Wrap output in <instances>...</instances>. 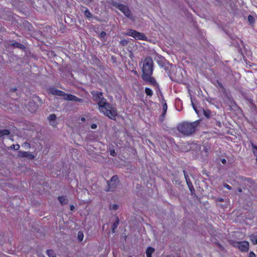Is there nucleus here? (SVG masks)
<instances>
[{
	"label": "nucleus",
	"mask_w": 257,
	"mask_h": 257,
	"mask_svg": "<svg viewBox=\"0 0 257 257\" xmlns=\"http://www.w3.org/2000/svg\"><path fill=\"white\" fill-rule=\"evenodd\" d=\"M18 156L22 158H27L28 159L32 160L34 159L35 157L33 155L31 154L30 152L19 151L18 153Z\"/></svg>",
	"instance_id": "nucleus-13"
},
{
	"label": "nucleus",
	"mask_w": 257,
	"mask_h": 257,
	"mask_svg": "<svg viewBox=\"0 0 257 257\" xmlns=\"http://www.w3.org/2000/svg\"><path fill=\"white\" fill-rule=\"evenodd\" d=\"M119 208V205L118 204H113L112 205L110 206V210H117Z\"/></svg>",
	"instance_id": "nucleus-32"
},
{
	"label": "nucleus",
	"mask_w": 257,
	"mask_h": 257,
	"mask_svg": "<svg viewBox=\"0 0 257 257\" xmlns=\"http://www.w3.org/2000/svg\"><path fill=\"white\" fill-rule=\"evenodd\" d=\"M118 177L117 175H113L110 179V180L107 181V188L106 189L107 192L113 191L118 184L119 183Z\"/></svg>",
	"instance_id": "nucleus-6"
},
{
	"label": "nucleus",
	"mask_w": 257,
	"mask_h": 257,
	"mask_svg": "<svg viewBox=\"0 0 257 257\" xmlns=\"http://www.w3.org/2000/svg\"><path fill=\"white\" fill-rule=\"evenodd\" d=\"M174 181L176 184L180 185L181 183V181L179 180L178 178L174 179Z\"/></svg>",
	"instance_id": "nucleus-40"
},
{
	"label": "nucleus",
	"mask_w": 257,
	"mask_h": 257,
	"mask_svg": "<svg viewBox=\"0 0 257 257\" xmlns=\"http://www.w3.org/2000/svg\"><path fill=\"white\" fill-rule=\"evenodd\" d=\"M182 71L180 67L172 65L169 74L170 78L172 81L176 82L181 81L183 78Z\"/></svg>",
	"instance_id": "nucleus-4"
},
{
	"label": "nucleus",
	"mask_w": 257,
	"mask_h": 257,
	"mask_svg": "<svg viewBox=\"0 0 257 257\" xmlns=\"http://www.w3.org/2000/svg\"><path fill=\"white\" fill-rule=\"evenodd\" d=\"M188 187L191 192V195L193 196V197H196L198 198V196L195 194V189L194 188V187L192 183H190L189 184L187 185Z\"/></svg>",
	"instance_id": "nucleus-18"
},
{
	"label": "nucleus",
	"mask_w": 257,
	"mask_h": 257,
	"mask_svg": "<svg viewBox=\"0 0 257 257\" xmlns=\"http://www.w3.org/2000/svg\"><path fill=\"white\" fill-rule=\"evenodd\" d=\"M10 148L11 149H13L14 150H16V151H17L19 149H20V145H18V144H17V145H12L11 147H10Z\"/></svg>",
	"instance_id": "nucleus-30"
},
{
	"label": "nucleus",
	"mask_w": 257,
	"mask_h": 257,
	"mask_svg": "<svg viewBox=\"0 0 257 257\" xmlns=\"http://www.w3.org/2000/svg\"><path fill=\"white\" fill-rule=\"evenodd\" d=\"M39 105L33 99H30L28 104V108L31 112H35L38 108Z\"/></svg>",
	"instance_id": "nucleus-12"
},
{
	"label": "nucleus",
	"mask_w": 257,
	"mask_h": 257,
	"mask_svg": "<svg viewBox=\"0 0 257 257\" xmlns=\"http://www.w3.org/2000/svg\"><path fill=\"white\" fill-rule=\"evenodd\" d=\"M16 90H17V88H14V89H13V91H16Z\"/></svg>",
	"instance_id": "nucleus-62"
},
{
	"label": "nucleus",
	"mask_w": 257,
	"mask_h": 257,
	"mask_svg": "<svg viewBox=\"0 0 257 257\" xmlns=\"http://www.w3.org/2000/svg\"><path fill=\"white\" fill-rule=\"evenodd\" d=\"M133 54L131 55L130 57L131 58L133 57Z\"/></svg>",
	"instance_id": "nucleus-63"
},
{
	"label": "nucleus",
	"mask_w": 257,
	"mask_h": 257,
	"mask_svg": "<svg viewBox=\"0 0 257 257\" xmlns=\"http://www.w3.org/2000/svg\"><path fill=\"white\" fill-rule=\"evenodd\" d=\"M23 145L25 146H27L29 147V148H30V144L27 142L24 143Z\"/></svg>",
	"instance_id": "nucleus-52"
},
{
	"label": "nucleus",
	"mask_w": 257,
	"mask_h": 257,
	"mask_svg": "<svg viewBox=\"0 0 257 257\" xmlns=\"http://www.w3.org/2000/svg\"><path fill=\"white\" fill-rule=\"evenodd\" d=\"M199 122V121L198 120L191 123L185 122L178 124L177 130L184 135L190 136L195 132L196 127Z\"/></svg>",
	"instance_id": "nucleus-2"
},
{
	"label": "nucleus",
	"mask_w": 257,
	"mask_h": 257,
	"mask_svg": "<svg viewBox=\"0 0 257 257\" xmlns=\"http://www.w3.org/2000/svg\"><path fill=\"white\" fill-rule=\"evenodd\" d=\"M223 186H224L225 188H226L228 189V190H231V187L230 186H229V185L228 184H226V183L224 184Z\"/></svg>",
	"instance_id": "nucleus-41"
},
{
	"label": "nucleus",
	"mask_w": 257,
	"mask_h": 257,
	"mask_svg": "<svg viewBox=\"0 0 257 257\" xmlns=\"http://www.w3.org/2000/svg\"><path fill=\"white\" fill-rule=\"evenodd\" d=\"M11 12L6 9H0V17L4 20H10L11 17Z\"/></svg>",
	"instance_id": "nucleus-11"
},
{
	"label": "nucleus",
	"mask_w": 257,
	"mask_h": 257,
	"mask_svg": "<svg viewBox=\"0 0 257 257\" xmlns=\"http://www.w3.org/2000/svg\"><path fill=\"white\" fill-rule=\"evenodd\" d=\"M155 248L149 246L147 248L146 250V255L147 257H152V254L155 252Z\"/></svg>",
	"instance_id": "nucleus-17"
},
{
	"label": "nucleus",
	"mask_w": 257,
	"mask_h": 257,
	"mask_svg": "<svg viewBox=\"0 0 257 257\" xmlns=\"http://www.w3.org/2000/svg\"><path fill=\"white\" fill-rule=\"evenodd\" d=\"M106 35V34L105 32L104 31H102L100 33V34H99V37L100 38H102V39H104L105 36Z\"/></svg>",
	"instance_id": "nucleus-36"
},
{
	"label": "nucleus",
	"mask_w": 257,
	"mask_h": 257,
	"mask_svg": "<svg viewBox=\"0 0 257 257\" xmlns=\"http://www.w3.org/2000/svg\"><path fill=\"white\" fill-rule=\"evenodd\" d=\"M247 100H248V101L249 102V103L250 104H251L252 103H253V100L251 98H248V99H247Z\"/></svg>",
	"instance_id": "nucleus-48"
},
{
	"label": "nucleus",
	"mask_w": 257,
	"mask_h": 257,
	"mask_svg": "<svg viewBox=\"0 0 257 257\" xmlns=\"http://www.w3.org/2000/svg\"><path fill=\"white\" fill-rule=\"evenodd\" d=\"M56 119V115L55 114H51L48 117V119L49 121H55Z\"/></svg>",
	"instance_id": "nucleus-25"
},
{
	"label": "nucleus",
	"mask_w": 257,
	"mask_h": 257,
	"mask_svg": "<svg viewBox=\"0 0 257 257\" xmlns=\"http://www.w3.org/2000/svg\"><path fill=\"white\" fill-rule=\"evenodd\" d=\"M119 218L117 217L115 221L113 223L112 225V232L113 233L115 232V229L117 228L118 224H119Z\"/></svg>",
	"instance_id": "nucleus-20"
},
{
	"label": "nucleus",
	"mask_w": 257,
	"mask_h": 257,
	"mask_svg": "<svg viewBox=\"0 0 257 257\" xmlns=\"http://www.w3.org/2000/svg\"><path fill=\"white\" fill-rule=\"evenodd\" d=\"M97 126V124H95V123H93V124H91V128L92 129H95V128H96Z\"/></svg>",
	"instance_id": "nucleus-43"
},
{
	"label": "nucleus",
	"mask_w": 257,
	"mask_h": 257,
	"mask_svg": "<svg viewBox=\"0 0 257 257\" xmlns=\"http://www.w3.org/2000/svg\"><path fill=\"white\" fill-rule=\"evenodd\" d=\"M216 244H217V245L218 247L220 249H221V250H223L224 249V247H223L221 244H220V243H216Z\"/></svg>",
	"instance_id": "nucleus-39"
},
{
	"label": "nucleus",
	"mask_w": 257,
	"mask_h": 257,
	"mask_svg": "<svg viewBox=\"0 0 257 257\" xmlns=\"http://www.w3.org/2000/svg\"><path fill=\"white\" fill-rule=\"evenodd\" d=\"M215 122L216 125L219 127H221L222 126L221 123L220 121L217 120L216 119H215Z\"/></svg>",
	"instance_id": "nucleus-37"
},
{
	"label": "nucleus",
	"mask_w": 257,
	"mask_h": 257,
	"mask_svg": "<svg viewBox=\"0 0 257 257\" xmlns=\"http://www.w3.org/2000/svg\"><path fill=\"white\" fill-rule=\"evenodd\" d=\"M183 173H184V175H185V174H187V173H186V172L185 171V170H183Z\"/></svg>",
	"instance_id": "nucleus-60"
},
{
	"label": "nucleus",
	"mask_w": 257,
	"mask_h": 257,
	"mask_svg": "<svg viewBox=\"0 0 257 257\" xmlns=\"http://www.w3.org/2000/svg\"><path fill=\"white\" fill-rule=\"evenodd\" d=\"M125 35L132 36L136 39L140 40H147V37L144 33L139 32L133 29H129Z\"/></svg>",
	"instance_id": "nucleus-8"
},
{
	"label": "nucleus",
	"mask_w": 257,
	"mask_h": 257,
	"mask_svg": "<svg viewBox=\"0 0 257 257\" xmlns=\"http://www.w3.org/2000/svg\"><path fill=\"white\" fill-rule=\"evenodd\" d=\"M159 64L160 66H161L162 67H163L164 68V69L166 71L167 70L168 68L166 67V66H165V63L164 62H159Z\"/></svg>",
	"instance_id": "nucleus-35"
},
{
	"label": "nucleus",
	"mask_w": 257,
	"mask_h": 257,
	"mask_svg": "<svg viewBox=\"0 0 257 257\" xmlns=\"http://www.w3.org/2000/svg\"><path fill=\"white\" fill-rule=\"evenodd\" d=\"M216 201L223 202L224 199L223 198H218L216 200Z\"/></svg>",
	"instance_id": "nucleus-50"
},
{
	"label": "nucleus",
	"mask_w": 257,
	"mask_h": 257,
	"mask_svg": "<svg viewBox=\"0 0 257 257\" xmlns=\"http://www.w3.org/2000/svg\"><path fill=\"white\" fill-rule=\"evenodd\" d=\"M251 107H252L254 110H256L257 109V107H256V106L255 105V104L254 103H252V104H251Z\"/></svg>",
	"instance_id": "nucleus-46"
},
{
	"label": "nucleus",
	"mask_w": 257,
	"mask_h": 257,
	"mask_svg": "<svg viewBox=\"0 0 257 257\" xmlns=\"http://www.w3.org/2000/svg\"><path fill=\"white\" fill-rule=\"evenodd\" d=\"M110 155L112 156H115L116 155V153L115 152L114 150H112L110 151Z\"/></svg>",
	"instance_id": "nucleus-38"
},
{
	"label": "nucleus",
	"mask_w": 257,
	"mask_h": 257,
	"mask_svg": "<svg viewBox=\"0 0 257 257\" xmlns=\"http://www.w3.org/2000/svg\"><path fill=\"white\" fill-rule=\"evenodd\" d=\"M253 147V153L254 155L256 157V160L257 161V146L252 145Z\"/></svg>",
	"instance_id": "nucleus-33"
},
{
	"label": "nucleus",
	"mask_w": 257,
	"mask_h": 257,
	"mask_svg": "<svg viewBox=\"0 0 257 257\" xmlns=\"http://www.w3.org/2000/svg\"><path fill=\"white\" fill-rule=\"evenodd\" d=\"M186 181L187 185L189 184L190 183H192V182H191V181L189 179V177L187 178V179H186Z\"/></svg>",
	"instance_id": "nucleus-47"
},
{
	"label": "nucleus",
	"mask_w": 257,
	"mask_h": 257,
	"mask_svg": "<svg viewBox=\"0 0 257 257\" xmlns=\"http://www.w3.org/2000/svg\"><path fill=\"white\" fill-rule=\"evenodd\" d=\"M91 93L94 101H96L98 99H101L98 103L99 110L109 118L115 120L117 114L116 109L112 104L105 101V99L102 97V93L93 91Z\"/></svg>",
	"instance_id": "nucleus-1"
},
{
	"label": "nucleus",
	"mask_w": 257,
	"mask_h": 257,
	"mask_svg": "<svg viewBox=\"0 0 257 257\" xmlns=\"http://www.w3.org/2000/svg\"><path fill=\"white\" fill-rule=\"evenodd\" d=\"M145 92L148 96H152L153 95L152 90L148 87L145 88Z\"/></svg>",
	"instance_id": "nucleus-26"
},
{
	"label": "nucleus",
	"mask_w": 257,
	"mask_h": 257,
	"mask_svg": "<svg viewBox=\"0 0 257 257\" xmlns=\"http://www.w3.org/2000/svg\"><path fill=\"white\" fill-rule=\"evenodd\" d=\"M202 111H203L204 115L207 118H210L211 112L209 110H208V109L205 110L202 108Z\"/></svg>",
	"instance_id": "nucleus-23"
},
{
	"label": "nucleus",
	"mask_w": 257,
	"mask_h": 257,
	"mask_svg": "<svg viewBox=\"0 0 257 257\" xmlns=\"http://www.w3.org/2000/svg\"><path fill=\"white\" fill-rule=\"evenodd\" d=\"M10 46L12 47L17 48L24 51H25L26 49V47L24 45L20 44L17 42H14V43H12Z\"/></svg>",
	"instance_id": "nucleus-14"
},
{
	"label": "nucleus",
	"mask_w": 257,
	"mask_h": 257,
	"mask_svg": "<svg viewBox=\"0 0 257 257\" xmlns=\"http://www.w3.org/2000/svg\"><path fill=\"white\" fill-rule=\"evenodd\" d=\"M229 1H230V0H222V3L220 4H223L224 2L226 3H229Z\"/></svg>",
	"instance_id": "nucleus-51"
},
{
	"label": "nucleus",
	"mask_w": 257,
	"mask_h": 257,
	"mask_svg": "<svg viewBox=\"0 0 257 257\" xmlns=\"http://www.w3.org/2000/svg\"><path fill=\"white\" fill-rule=\"evenodd\" d=\"M232 245L238 247L242 251H247L249 249V243L247 241H233Z\"/></svg>",
	"instance_id": "nucleus-9"
},
{
	"label": "nucleus",
	"mask_w": 257,
	"mask_h": 257,
	"mask_svg": "<svg viewBox=\"0 0 257 257\" xmlns=\"http://www.w3.org/2000/svg\"><path fill=\"white\" fill-rule=\"evenodd\" d=\"M49 92L50 93L54 95L63 96L64 99L66 100L76 101L80 103H82L84 101V99L82 98H79L75 95L70 93H66L65 92L58 90L55 88H50Z\"/></svg>",
	"instance_id": "nucleus-3"
},
{
	"label": "nucleus",
	"mask_w": 257,
	"mask_h": 257,
	"mask_svg": "<svg viewBox=\"0 0 257 257\" xmlns=\"http://www.w3.org/2000/svg\"><path fill=\"white\" fill-rule=\"evenodd\" d=\"M153 61L151 57H147L145 59L143 64L142 76L153 74Z\"/></svg>",
	"instance_id": "nucleus-5"
},
{
	"label": "nucleus",
	"mask_w": 257,
	"mask_h": 257,
	"mask_svg": "<svg viewBox=\"0 0 257 257\" xmlns=\"http://www.w3.org/2000/svg\"><path fill=\"white\" fill-rule=\"evenodd\" d=\"M249 257H255V254L252 251H250L249 253Z\"/></svg>",
	"instance_id": "nucleus-42"
},
{
	"label": "nucleus",
	"mask_w": 257,
	"mask_h": 257,
	"mask_svg": "<svg viewBox=\"0 0 257 257\" xmlns=\"http://www.w3.org/2000/svg\"><path fill=\"white\" fill-rule=\"evenodd\" d=\"M152 74H148L144 76H142V78L143 80L147 82H149L152 85L154 86H157V87L159 88V85L156 82V80L154 78L151 77Z\"/></svg>",
	"instance_id": "nucleus-10"
},
{
	"label": "nucleus",
	"mask_w": 257,
	"mask_h": 257,
	"mask_svg": "<svg viewBox=\"0 0 257 257\" xmlns=\"http://www.w3.org/2000/svg\"><path fill=\"white\" fill-rule=\"evenodd\" d=\"M203 151L205 152V153H207L208 151V149L207 148V147H203Z\"/></svg>",
	"instance_id": "nucleus-49"
},
{
	"label": "nucleus",
	"mask_w": 257,
	"mask_h": 257,
	"mask_svg": "<svg viewBox=\"0 0 257 257\" xmlns=\"http://www.w3.org/2000/svg\"><path fill=\"white\" fill-rule=\"evenodd\" d=\"M84 15L87 18H91L92 17V14L89 12V11L86 9L84 11Z\"/></svg>",
	"instance_id": "nucleus-24"
},
{
	"label": "nucleus",
	"mask_w": 257,
	"mask_h": 257,
	"mask_svg": "<svg viewBox=\"0 0 257 257\" xmlns=\"http://www.w3.org/2000/svg\"><path fill=\"white\" fill-rule=\"evenodd\" d=\"M128 42L129 41L128 40L123 39L119 42V44L122 46H125L128 44Z\"/></svg>",
	"instance_id": "nucleus-27"
},
{
	"label": "nucleus",
	"mask_w": 257,
	"mask_h": 257,
	"mask_svg": "<svg viewBox=\"0 0 257 257\" xmlns=\"http://www.w3.org/2000/svg\"><path fill=\"white\" fill-rule=\"evenodd\" d=\"M46 253L49 257H56V253L52 249H47L46 251Z\"/></svg>",
	"instance_id": "nucleus-19"
},
{
	"label": "nucleus",
	"mask_w": 257,
	"mask_h": 257,
	"mask_svg": "<svg viewBox=\"0 0 257 257\" xmlns=\"http://www.w3.org/2000/svg\"><path fill=\"white\" fill-rule=\"evenodd\" d=\"M247 19H248V21L250 24H252L253 23H254V19L253 17H252V16L249 15L248 16Z\"/></svg>",
	"instance_id": "nucleus-29"
},
{
	"label": "nucleus",
	"mask_w": 257,
	"mask_h": 257,
	"mask_svg": "<svg viewBox=\"0 0 257 257\" xmlns=\"http://www.w3.org/2000/svg\"><path fill=\"white\" fill-rule=\"evenodd\" d=\"M10 133L9 130L0 128V138H4V136L9 135Z\"/></svg>",
	"instance_id": "nucleus-16"
},
{
	"label": "nucleus",
	"mask_w": 257,
	"mask_h": 257,
	"mask_svg": "<svg viewBox=\"0 0 257 257\" xmlns=\"http://www.w3.org/2000/svg\"><path fill=\"white\" fill-rule=\"evenodd\" d=\"M253 238H254L252 239V241L253 242V243L254 244H257V237L256 236H254Z\"/></svg>",
	"instance_id": "nucleus-44"
},
{
	"label": "nucleus",
	"mask_w": 257,
	"mask_h": 257,
	"mask_svg": "<svg viewBox=\"0 0 257 257\" xmlns=\"http://www.w3.org/2000/svg\"><path fill=\"white\" fill-rule=\"evenodd\" d=\"M221 162H222L223 164H225L226 163V161L225 159H223L221 160Z\"/></svg>",
	"instance_id": "nucleus-54"
},
{
	"label": "nucleus",
	"mask_w": 257,
	"mask_h": 257,
	"mask_svg": "<svg viewBox=\"0 0 257 257\" xmlns=\"http://www.w3.org/2000/svg\"><path fill=\"white\" fill-rule=\"evenodd\" d=\"M244 181L245 182V183H246L247 184H250L251 185H253L254 184V182L251 179V178H245L244 179Z\"/></svg>",
	"instance_id": "nucleus-28"
},
{
	"label": "nucleus",
	"mask_w": 257,
	"mask_h": 257,
	"mask_svg": "<svg viewBox=\"0 0 257 257\" xmlns=\"http://www.w3.org/2000/svg\"><path fill=\"white\" fill-rule=\"evenodd\" d=\"M183 173H184V175H185V174H187V173H186V172L185 171V170H183Z\"/></svg>",
	"instance_id": "nucleus-59"
},
{
	"label": "nucleus",
	"mask_w": 257,
	"mask_h": 257,
	"mask_svg": "<svg viewBox=\"0 0 257 257\" xmlns=\"http://www.w3.org/2000/svg\"><path fill=\"white\" fill-rule=\"evenodd\" d=\"M111 4L113 6L122 12L126 17L131 18V12L127 6L114 1H112Z\"/></svg>",
	"instance_id": "nucleus-7"
},
{
	"label": "nucleus",
	"mask_w": 257,
	"mask_h": 257,
	"mask_svg": "<svg viewBox=\"0 0 257 257\" xmlns=\"http://www.w3.org/2000/svg\"><path fill=\"white\" fill-rule=\"evenodd\" d=\"M237 191L238 192H239V193H241L242 192V189L241 188H238L237 189Z\"/></svg>",
	"instance_id": "nucleus-55"
},
{
	"label": "nucleus",
	"mask_w": 257,
	"mask_h": 257,
	"mask_svg": "<svg viewBox=\"0 0 257 257\" xmlns=\"http://www.w3.org/2000/svg\"><path fill=\"white\" fill-rule=\"evenodd\" d=\"M219 4H221L222 3V0H215Z\"/></svg>",
	"instance_id": "nucleus-57"
},
{
	"label": "nucleus",
	"mask_w": 257,
	"mask_h": 257,
	"mask_svg": "<svg viewBox=\"0 0 257 257\" xmlns=\"http://www.w3.org/2000/svg\"><path fill=\"white\" fill-rule=\"evenodd\" d=\"M81 120L82 121H85V118L84 117H82L81 119Z\"/></svg>",
	"instance_id": "nucleus-58"
},
{
	"label": "nucleus",
	"mask_w": 257,
	"mask_h": 257,
	"mask_svg": "<svg viewBox=\"0 0 257 257\" xmlns=\"http://www.w3.org/2000/svg\"><path fill=\"white\" fill-rule=\"evenodd\" d=\"M191 104H192V105L194 110L196 112V113L199 114V111L198 110L196 106H195V105L193 102V100L192 99H191Z\"/></svg>",
	"instance_id": "nucleus-34"
},
{
	"label": "nucleus",
	"mask_w": 257,
	"mask_h": 257,
	"mask_svg": "<svg viewBox=\"0 0 257 257\" xmlns=\"http://www.w3.org/2000/svg\"><path fill=\"white\" fill-rule=\"evenodd\" d=\"M238 52L240 53V54L243 56V59H244V60H245V61H246V59H245V57L243 56V53H242V51H241V49H238Z\"/></svg>",
	"instance_id": "nucleus-45"
},
{
	"label": "nucleus",
	"mask_w": 257,
	"mask_h": 257,
	"mask_svg": "<svg viewBox=\"0 0 257 257\" xmlns=\"http://www.w3.org/2000/svg\"><path fill=\"white\" fill-rule=\"evenodd\" d=\"M70 210L73 211L74 209V206L73 205H71L70 206Z\"/></svg>",
	"instance_id": "nucleus-53"
},
{
	"label": "nucleus",
	"mask_w": 257,
	"mask_h": 257,
	"mask_svg": "<svg viewBox=\"0 0 257 257\" xmlns=\"http://www.w3.org/2000/svg\"><path fill=\"white\" fill-rule=\"evenodd\" d=\"M33 99L35 101V102L37 103V102H39L40 104H42L43 103V101H42L41 99L38 96L34 95L33 97Z\"/></svg>",
	"instance_id": "nucleus-22"
},
{
	"label": "nucleus",
	"mask_w": 257,
	"mask_h": 257,
	"mask_svg": "<svg viewBox=\"0 0 257 257\" xmlns=\"http://www.w3.org/2000/svg\"><path fill=\"white\" fill-rule=\"evenodd\" d=\"M133 72H134V73L135 74H136V75L138 74V73H137V71H133Z\"/></svg>",
	"instance_id": "nucleus-61"
},
{
	"label": "nucleus",
	"mask_w": 257,
	"mask_h": 257,
	"mask_svg": "<svg viewBox=\"0 0 257 257\" xmlns=\"http://www.w3.org/2000/svg\"><path fill=\"white\" fill-rule=\"evenodd\" d=\"M133 54L131 55L130 57L131 58L133 57Z\"/></svg>",
	"instance_id": "nucleus-64"
},
{
	"label": "nucleus",
	"mask_w": 257,
	"mask_h": 257,
	"mask_svg": "<svg viewBox=\"0 0 257 257\" xmlns=\"http://www.w3.org/2000/svg\"><path fill=\"white\" fill-rule=\"evenodd\" d=\"M78 238L80 241H82L83 238V234L81 231L78 232Z\"/></svg>",
	"instance_id": "nucleus-31"
},
{
	"label": "nucleus",
	"mask_w": 257,
	"mask_h": 257,
	"mask_svg": "<svg viewBox=\"0 0 257 257\" xmlns=\"http://www.w3.org/2000/svg\"><path fill=\"white\" fill-rule=\"evenodd\" d=\"M167 109V105L166 103H165L163 106V113L161 115V117H162V118L161 120H163V118H164L165 115L166 114Z\"/></svg>",
	"instance_id": "nucleus-21"
},
{
	"label": "nucleus",
	"mask_w": 257,
	"mask_h": 257,
	"mask_svg": "<svg viewBox=\"0 0 257 257\" xmlns=\"http://www.w3.org/2000/svg\"><path fill=\"white\" fill-rule=\"evenodd\" d=\"M185 179H187V178L189 177L188 174H185L184 175Z\"/></svg>",
	"instance_id": "nucleus-56"
},
{
	"label": "nucleus",
	"mask_w": 257,
	"mask_h": 257,
	"mask_svg": "<svg viewBox=\"0 0 257 257\" xmlns=\"http://www.w3.org/2000/svg\"><path fill=\"white\" fill-rule=\"evenodd\" d=\"M58 200L62 205L67 204L68 203V200L66 196H59L58 198Z\"/></svg>",
	"instance_id": "nucleus-15"
}]
</instances>
